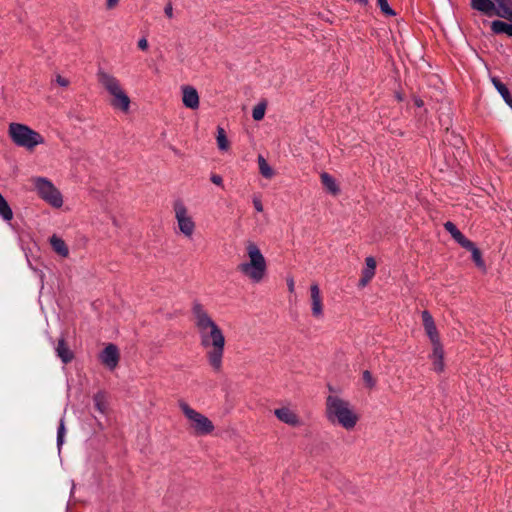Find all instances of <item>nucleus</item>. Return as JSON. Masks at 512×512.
Returning <instances> with one entry per match:
<instances>
[{"mask_svg":"<svg viewBox=\"0 0 512 512\" xmlns=\"http://www.w3.org/2000/svg\"><path fill=\"white\" fill-rule=\"evenodd\" d=\"M191 319L200 344L205 349L208 363L215 371H220L225 347V336L221 328L198 300L192 302Z\"/></svg>","mask_w":512,"mask_h":512,"instance_id":"nucleus-1","label":"nucleus"},{"mask_svg":"<svg viewBox=\"0 0 512 512\" xmlns=\"http://www.w3.org/2000/svg\"><path fill=\"white\" fill-rule=\"evenodd\" d=\"M267 261L260 247L253 241L245 244V256L237 265V271L252 283L258 284L267 275Z\"/></svg>","mask_w":512,"mask_h":512,"instance_id":"nucleus-2","label":"nucleus"},{"mask_svg":"<svg viewBox=\"0 0 512 512\" xmlns=\"http://www.w3.org/2000/svg\"><path fill=\"white\" fill-rule=\"evenodd\" d=\"M325 415L333 425H339L350 431L355 428L359 416L351 403L337 395H328L326 398Z\"/></svg>","mask_w":512,"mask_h":512,"instance_id":"nucleus-3","label":"nucleus"},{"mask_svg":"<svg viewBox=\"0 0 512 512\" xmlns=\"http://www.w3.org/2000/svg\"><path fill=\"white\" fill-rule=\"evenodd\" d=\"M97 80L110 96V105L121 112H128L131 100L122 87L120 80L113 74L99 69L97 72Z\"/></svg>","mask_w":512,"mask_h":512,"instance_id":"nucleus-4","label":"nucleus"},{"mask_svg":"<svg viewBox=\"0 0 512 512\" xmlns=\"http://www.w3.org/2000/svg\"><path fill=\"white\" fill-rule=\"evenodd\" d=\"M8 135L16 146L28 151H32L36 146L45 143V139L40 133L21 123H10Z\"/></svg>","mask_w":512,"mask_h":512,"instance_id":"nucleus-5","label":"nucleus"},{"mask_svg":"<svg viewBox=\"0 0 512 512\" xmlns=\"http://www.w3.org/2000/svg\"><path fill=\"white\" fill-rule=\"evenodd\" d=\"M179 408L189 421L190 428L197 435H208L213 432L214 424L205 415L191 408L184 401H179Z\"/></svg>","mask_w":512,"mask_h":512,"instance_id":"nucleus-6","label":"nucleus"},{"mask_svg":"<svg viewBox=\"0 0 512 512\" xmlns=\"http://www.w3.org/2000/svg\"><path fill=\"white\" fill-rule=\"evenodd\" d=\"M38 195L54 208H60L63 205L61 192L55 185L45 177H35L32 180Z\"/></svg>","mask_w":512,"mask_h":512,"instance_id":"nucleus-7","label":"nucleus"},{"mask_svg":"<svg viewBox=\"0 0 512 512\" xmlns=\"http://www.w3.org/2000/svg\"><path fill=\"white\" fill-rule=\"evenodd\" d=\"M173 210L179 233L191 239L196 230V223L190 215L188 208L182 201L177 200L173 204Z\"/></svg>","mask_w":512,"mask_h":512,"instance_id":"nucleus-8","label":"nucleus"},{"mask_svg":"<svg viewBox=\"0 0 512 512\" xmlns=\"http://www.w3.org/2000/svg\"><path fill=\"white\" fill-rule=\"evenodd\" d=\"M311 312L316 319L323 318V300L317 283L310 286Z\"/></svg>","mask_w":512,"mask_h":512,"instance_id":"nucleus-9","label":"nucleus"},{"mask_svg":"<svg viewBox=\"0 0 512 512\" xmlns=\"http://www.w3.org/2000/svg\"><path fill=\"white\" fill-rule=\"evenodd\" d=\"M422 321H423V326H424L425 332H426L428 338L430 339L432 346L441 344L439 333H438L437 327L435 325L434 319H433L432 315L427 310H424L422 312Z\"/></svg>","mask_w":512,"mask_h":512,"instance_id":"nucleus-10","label":"nucleus"},{"mask_svg":"<svg viewBox=\"0 0 512 512\" xmlns=\"http://www.w3.org/2000/svg\"><path fill=\"white\" fill-rule=\"evenodd\" d=\"M101 362L109 369H114L119 361V352L114 344H109L100 354Z\"/></svg>","mask_w":512,"mask_h":512,"instance_id":"nucleus-11","label":"nucleus"},{"mask_svg":"<svg viewBox=\"0 0 512 512\" xmlns=\"http://www.w3.org/2000/svg\"><path fill=\"white\" fill-rule=\"evenodd\" d=\"M182 102L186 108L197 109L199 107V95L197 90L189 85L182 86Z\"/></svg>","mask_w":512,"mask_h":512,"instance_id":"nucleus-12","label":"nucleus"},{"mask_svg":"<svg viewBox=\"0 0 512 512\" xmlns=\"http://www.w3.org/2000/svg\"><path fill=\"white\" fill-rule=\"evenodd\" d=\"M274 414L278 420L285 424L291 426H299L301 424L298 415L289 407L275 409Z\"/></svg>","mask_w":512,"mask_h":512,"instance_id":"nucleus-13","label":"nucleus"},{"mask_svg":"<svg viewBox=\"0 0 512 512\" xmlns=\"http://www.w3.org/2000/svg\"><path fill=\"white\" fill-rule=\"evenodd\" d=\"M444 228L447 232H449L451 234V236L453 237V239L459 244L461 245L463 248H471L472 247V241H470L469 239H467L459 230L458 228L455 226L454 223L448 221L444 224Z\"/></svg>","mask_w":512,"mask_h":512,"instance_id":"nucleus-14","label":"nucleus"},{"mask_svg":"<svg viewBox=\"0 0 512 512\" xmlns=\"http://www.w3.org/2000/svg\"><path fill=\"white\" fill-rule=\"evenodd\" d=\"M430 359L432 361L434 371L440 373L444 370V350L442 344L432 346Z\"/></svg>","mask_w":512,"mask_h":512,"instance_id":"nucleus-15","label":"nucleus"},{"mask_svg":"<svg viewBox=\"0 0 512 512\" xmlns=\"http://www.w3.org/2000/svg\"><path fill=\"white\" fill-rule=\"evenodd\" d=\"M494 15L512 20V1L511 0H494Z\"/></svg>","mask_w":512,"mask_h":512,"instance_id":"nucleus-16","label":"nucleus"},{"mask_svg":"<svg viewBox=\"0 0 512 512\" xmlns=\"http://www.w3.org/2000/svg\"><path fill=\"white\" fill-rule=\"evenodd\" d=\"M55 352H56V355L60 358V360L64 364L70 363L74 358V353L68 347L66 341L63 338L58 340V343L55 347Z\"/></svg>","mask_w":512,"mask_h":512,"instance_id":"nucleus-17","label":"nucleus"},{"mask_svg":"<svg viewBox=\"0 0 512 512\" xmlns=\"http://www.w3.org/2000/svg\"><path fill=\"white\" fill-rule=\"evenodd\" d=\"M376 269V261L373 257H367L365 260V268L362 272V278L360 279V286L364 287L366 286L371 279L374 277Z\"/></svg>","mask_w":512,"mask_h":512,"instance_id":"nucleus-18","label":"nucleus"},{"mask_svg":"<svg viewBox=\"0 0 512 512\" xmlns=\"http://www.w3.org/2000/svg\"><path fill=\"white\" fill-rule=\"evenodd\" d=\"M471 7L486 16H494V0H471Z\"/></svg>","mask_w":512,"mask_h":512,"instance_id":"nucleus-19","label":"nucleus"},{"mask_svg":"<svg viewBox=\"0 0 512 512\" xmlns=\"http://www.w3.org/2000/svg\"><path fill=\"white\" fill-rule=\"evenodd\" d=\"M49 243L55 253L59 256L66 258L69 255V248L65 241L57 235H52L49 239Z\"/></svg>","mask_w":512,"mask_h":512,"instance_id":"nucleus-20","label":"nucleus"},{"mask_svg":"<svg viewBox=\"0 0 512 512\" xmlns=\"http://www.w3.org/2000/svg\"><path fill=\"white\" fill-rule=\"evenodd\" d=\"M491 82L498 93L502 96L505 103L512 109V96L506 87L497 77H492Z\"/></svg>","mask_w":512,"mask_h":512,"instance_id":"nucleus-21","label":"nucleus"},{"mask_svg":"<svg viewBox=\"0 0 512 512\" xmlns=\"http://www.w3.org/2000/svg\"><path fill=\"white\" fill-rule=\"evenodd\" d=\"M321 182L323 186L333 195H337L340 192L339 186L336 180L328 173L324 172L321 174Z\"/></svg>","mask_w":512,"mask_h":512,"instance_id":"nucleus-22","label":"nucleus"},{"mask_svg":"<svg viewBox=\"0 0 512 512\" xmlns=\"http://www.w3.org/2000/svg\"><path fill=\"white\" fill-rule=\"evenodd\" d=\"M491 30L495 34H506L512 36V24L501 20H495L491 23Z\"/></svg>","mask_w":512,"mask_h":512,"instance_id":"nucleus-23","label":"nucleus"},{"mask_svg":"<svg viewBox=\"0 0 512 512\" xmlns=\"http://www.w3.org/2000/svg\"><path fill=\"white\" fill-rule=\"evenodd\" d=\"M257 160H258L259 171H260L261 175L267 179L272 178L274 176V171H273L272 167L268 164L266 159L262 155H259Z\"/></svg>","mask_w":512,"mask_h":512,"instance_id":"nucleus-24","label":"nucleus"},{"mask_svg":"<svg viewBox=\"0 0 512 512\" xmlns=\"http://www.w3.org/2000/svg\"><path fill=\"white\" fill-rule=\"evenodd\" d=\"M218 149L221 151H227L229 148V141L226 137L225 130L222 127L217 128V136H216Z\"/></svg>","mask_w":512,"mask_h":512,"instance_id":"nucleus-25","label":"nucleus"},{"mask_svg":"<svg viewBox=\"0 0 512 512\" xmlns=\"http://www.w3.org/2000/svg\"><path fill=\"white\" fill-rule=\"evenodd\" d=\"M267 104L265 101L259 102L252 110V117L255 121H261L265 116Z\"/></svg>","mask_w":512,"mask_h":512,"instance_id":"nucleus-26","label":"nucleus"},{"mask_svg":"<svg viewBox=\"0 0 512 512\" xmlns=\"http://www.w3.org/2000/svg\"><path fill=\"white\" fill-rule=\"evenodd\" d=\"M94 405H95V408L100 412V413H105L106 411V399H105V394L103 392H98L94 395Z\"/></svg>","mask_w":512,"mask_h":512,"instance_id":"nucleus-27","label":"nucleus"},{"mask_svg":"<svg viewBox=\"0 0 512 512\" xmlns=\"http://www.w3.org/2000/svg\"><path fill=\"white\" fill-rule=\"evenodd\" d=\"M467 250L471 251V254H472V259L473 261L475 262V264L479 267V268H484L485 267V264H484V261L482 260V256H481V252L480 250L475 246L474 243H472V247L471 248H466Z\"/></svg>","mask_w":512,"mask_h":512,"instance_id":"nucleus-28","label":"nucleus"},{"mask_svg":"<svg viewBox=\"0 0 512 512\" xmlns=\"http://www.w3.org/2000/svg\"><path fill=\"white\" fill-rule=\"evenodd\" d=\"M65 432H66V429H65L64 419L62 418L60 420L58 430H57V446H58L59 450L64 443Z\"/></svg>","mask_w":512,"mask_h":512,"instance_id":"nucleus-29","label":"nucleus"},{"mask_svg":"<svg viewBox=\"0 0 512 512\" xmlns=\"http://www.w3.org/2000/svg\"><path fill=\"white\" fill-rule=\"evenodd\" d=\"M377 4L382 11L387 16H394L396 13L395 11L390 7L387 0H377Z\"/></svg>","mask_w":512,"mask_h":512,"instance_id":"nucleus-30","label":"nucleus"},{"mask_svg":"<svg viewBox=\"0 0 512 512\" xmlns=\"http://www.w3.org/2000/svg\"><path fill=\"white\" fill-rule=\"evenodd\" d=\"M363 381L370 388L374 387L375 385V380L373 379L372 374L367 370L363 372Z\"/></svg>","mask_w":512,"mask_h":512,"instance_id":"nucleus-31","label":"nucleus"},{"mask_svg":"<svg viewBox=\"0 0 512 512\" xmlns=\"http://www.w3.org/2000/svg\"><path fill=\"white\" fill-rule=\"evenodd\" d=\"M252 202H253V206H254V208H255V210L257 212H262L263 211V204L261 202L260 197L254 196L253 199H252Z\"/></svg>","mask_w":512,"mask_h":512,"instance_id":"nucleus-32","label":"nucleus"},{"mask_svg":"<svg viewBox=\"0 0 512 512\" xmlns=\"http://www.w3.org/2000/svg\"><path fill=\"white\" fill-rule=\"evenodd\" d=\"M55 82L61 87H67L70 83L67 78L62 77L61 75H56Z\"/></svg>","mask_w":512,"mask_h":512,"instance_id":"nucleus-33","label":"nucleus"},{"mask_svg":"<svg viewBox=\"0 0 512 512\" xmlns=\"http://www.w3.org/2000/svg\"><path fill=\"white\" fill-rule=\"evenodd\" d=\"M210 180L213 184L222 187L223 186V178L218 174H212L210 176Z\"/></svg>","mask_w":512,"mask_h":512,"instance_id":"nucleus-34","label":"nucleus"},{"mask_svg":"<svg viewBox=\"0 0 512 512\" xmlns=\"http://www.w3.org/2000/svg\"><path fill=\"white\" fill-rule=\"evenodd\" d=\"M164 13L165 15L168 17V18H173L174 14H173V7H172V4L171 3H168L165 8H164Z\"/></svg>","mask_w":512,"mask_h":512,"instance_id":"nucleus-35","label":"nucleus"},{"mask_svg":"<svg viewBox=\"0 0 512 512\" xmlns=\"http://www.w3.org/2000/svg\"><path fill=\"white\" fill-rule=\"evenodd\" d=\"M148 46H149V45H148V41H147V39H146L145 37H143V38L139 39V41H138V47H139V49H141V50L145 51V50H147V49H148Z\"/></svg>","mask_w":512,"mask_h":512,"instance_id":"nucleus-36","label":"nucleus"},{"mask_svg":"<svg viewBox=\"0 0 512 512\" xmlns=\"http://www.w3.org/2000/svg\"><path fill=\"white\" fill-rule=\"evenodd\" d=\"M287 287L290 293H293L295 291V281L293 277H288L287 280Z\"/></svg>","mask_w":512,"mask_h":512,"instance_id":"nucleus-37","label":"nucleus"},{"mask_svg":"<svg viewBox=\"0 0 512 512\" xmlns=\"http://www.w3.org/2000/svg\"><path fill=\"white\" fill-rule=\"evenodd\" d=\"M119 0H107L106 2V6L108 9H113L114 7L117 6Z\"/></svg>","mask_w":512,"mask_h":512,"instance_id":"nucleus-38","label":"nucleus"},{"mask_svg":"<svg viewBox=\"0 0 512 512\" xmlns=\"http://www.w3.org/2000/svg\"><path fill=\"white\" fill-rule=\"evenodd\" d=\"M355 1L363 6H366L368 4V0H355Z\"/></svg>","mask_w":512,"mask_h":512,"instance_id":"nucleus-39","label":"nucleus"}]
</instances>
